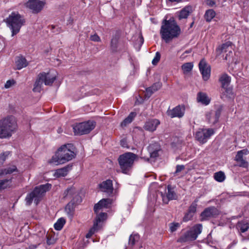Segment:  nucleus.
<instances>
[{
    "label": "nucleus",
    "instance_id": "1",
    "mask_svg": "<svg viewBox=\"0 0 249 249\" xmlns=\"http://www.w3.org/2000/svg\"><path fill=\"white\" fill-rule=\"evenodd\" d=\"M181 30L173 18L164 20L160 30L161 37L166 43H169L173 39L178 37Z\"/></svg>",
    "mask_w": 249,
    "mask_h": 249
},
{
    "label": "nucleus",
    "instance_id": "2",
    "mask_svg": "<svg viewBox=\"0 0 249 249\" xmlns=\"http://www.w3.org/2000/svg\"><path fill=\"white\" fill-rule=\"evenodd\" d=\"M75 156L73 145L71 144H64L57 150L48 162L50 164L57 165L71 160Z\"/></svg>",
    "mask_w": 249,
    "mask_h": 249
},
{
    "label": "nucleus",
    "instance_id": "3",
    "mask_svg": "<svg viewBox=\"0 0 249 249\" xmlns=\"http://www.w3.org/2000/svg\"><path fill=\"white\" fill-rule=\"evenodd\" d=\"M18 125L15 118L8 116L0 120V139L11 137L17 129Z\"/></svg>",
    "mask_w": 249,
    "mask_h": 249
},
{
    "label": "nucleus",
    "instance_id": "4",
    "mask_svg": "<svg viewBox=\"0 0 249 249\" xmlns=\"http://www.w3.org/2000/svg\"><path fill=\"white\" fill-rule=\"evenodd\" d=\"M138 158V155L131 152H126L120 155L118 160L122 173L128 174L133 166L134 161Z\"/></svg>",
    "mask_w": 249,
    "mask_h": 249
},
{
    "label": "nucleus",
    "instance_id": "5",
    "mask_svg": "<svg viewBox=\"0 0 249 249\" xmlns=\"http://www.w3.org/2000/svg\"><path fill=\"white\" fill-rule=\"evenodd\" d=\"M8 26L12 31V36L17 34L25 22L24 19L17 12H12L6 19Z\"/></svg>",
    "mask_w": 249,
    "mask_h": 249
},
{
    "label": "nucleus",
    "instance_id": "6",
    "mask_svg": "<svg viewBox=\"0 0 249 249\" xmlns=\"http://www.w3.org/2000/svg\"><path fill=\"white\" fill-rule=\"evenodd\" d=\"M51 188V185L46 183L36 187L30 194H28L25 198L27 205H30L33 201L37 205L39 202L42 196Z\"/></svg>",
    "mask_w": 249,
    "mask_h": 249
},
{
    "label": "nucleus",
    "instance_id": "7",
    "mask_svg": "<svg viewBox=\"0 0 249 249\" xmlns=\"http://www.w3.org/2000/svg\"><path fill=\"white\" fill-rule=\"evenodd\" d=\"M202 230V225L201 224H196L189 230L182 233L178 239L179 243H185L195 240Z\"/></svg>",
    "mask_w": 249,
    "mask_h": 249
},
{
    "label": "nucleus",
    "instance_id": "8",
    "mask_svg": "<svg viewBox=\"0 0 249 249\" xmlns=\"http://www.w3.org/2000/svg\"><path fill=\"white\" fill-rule=\"evenodd\" d=\"M94 121H88L75 124L73 127L75 134L83 135L89 133L95 126Z\"/></svg>",
    "mask_w": 249,
    "mask_h": 249
},
{
    "label": "nucleus",
    "instance_id": "9",
    "mask_svg": "<svg viewBox=\"0 0 249 249\" xmlns=\"http://www.w3.org/2000/svg\"><path fill=\"white\" fill-rule=\"evenodd\" d=\"M213 134L214 130L212 128H199L196 132V138L200 143H204Z\"/></svg>",
    "mask_w": 249,
    "mask_h": 249
},
{
    "label": "nucleus",
    "instance_id": "10",
    "mask_svg": "<svg viewBox=\"0 0 249 249\" xmlns=\"http://www.w3.org/2000/svg\"><path fill=\"white\" fill-rule=\"evenodd\" d=\"M45 2L40 0H29L26 3L27 8L34 14L39 13L43 8Z\"/></svg>",
    "mask_w": 249,
    "mask_h": 249
},
{
    "label": "nucleus",
    "instance_id": "11",
    "mask_svg": "<svg viewBox=\"0 0 249 249\" xmlns=\"http://www.w3.org/2000/svg\"><path fill=\"white\" fill-rule=\"evenodd\" d=\"M248 154H249V151L247 149L238 151L235 157V160L239 166L243 167H248L249 164L246 160V156Z\"/></svg>",
    "mask_w": 249,
    "mask_h": 249
},
{
    "label": "nucleus",
    "instance_id": "12",
    "mask_svg": "<svg viewBox=\"0 0 249 249\" xmlns=\"http://www.w3.org/2000/svg\"><path fill=\"white\" fill-rule=\"evenodd\" d=\"M222 110V107L219 106L215 111H209L206 114L207 121L210 124H215L219 119Z\"/></svg>",
    "mask_w": 249,
    "mask_h": 249
},
{
    "label": "nucleus",
    "instance_id": "13",
    "mask_svg": "<svg viewBox=\"0 0 249 249\" xmlns=\"http://www.w3.org/2000/svg\"><path fill=\"white\" fill-rule=\"evenodd\" d=\"M199 68L202 75L203 79L205 81L208 80L210 76L211 67L207 64L206 62L202 59L199 63Z\"/></svg>",
    "mask_w": 249,
    "mask_h": 249
},
{
    "label": "nucleus",
    "instance_id": "14",
    "mask_svg": "<svg viewBox=\"0 0 249 249\" xmlns=\"http://www.w3.org/2000/svg\"><path fill=\"white\" fill-rule=\"evenodd\" d=\"M232 48L231 46V43L230 41L227 42L223 44L221 46H219L216 49L217 54L219 55L222 53H228L226 54L225 59L227 60L228 59V56H230L231 54L232 53Z\"/></svg>",
    "mask_w": 249,
    "mask_h": 249
},
{
    "label": "nucleus",
    "instance_id": "15",
    "mask_svg": "<svg viewBox=\"0 0 249 249\" xmlns=\"http://www.w3.org/2000/svg\"><path fill=\"white\" fill-rule=\"evenodd\" d=\"M184 111L185 108L184 107L178 106L172 109L168 110L167 113V115L171 118H181L184 115Z\"/></svg>",
    "mask_w": 249,
    "mask_h": 249
},
{
    "label": "nucleus",
    "instance_id": "16",
    "mask_svg": "<svg viewBox=\"0 0 249 249\" xmlns=\"http://www.w3.org/2000/svg\"><path fill=\"white\" fill-rule=\"evenodd\" d=\"M99 187L102 192L106 193L109 196L113 193L112 181L110 179H107L100 184Z\"/></svg>",
    "mask_w": 249,
    "mask_h": 249
},
{
    "label": "nucleus",
    "instance_id": "17",
    "mask_svg": "<svg viewBox=\"0 0 249 249\" xmlns=\"http://www.w3.org/2000/svg\"><path fill=\"white\" fill-rule=\"evenodd\" d=\"M219 213L218 211L214 207L207 208L201 213V220H206L210 217H214Z\"/></svg>",
    "mask_w": 249,
    "mask_h": 249
},
{
    "label": "nucleus",
    "instance_id": "18",
    "mask_svg": "<svg viewBox=\"0 0 249 249\" xmlns=\"http://www.w3.org/2000/svg\"><path fill=\"white\" fill-rule=\"evenodd\" d=\"M39 74L43 76V80L45 85H52L56 79V75L52 71H49L47 73L43 72Z\"/></svg>",
    "mask_w": 249,
    "mask_h": 249
},
{
    "label": "nucleus",
    "instance_id": "19",
    "mask_svg": "<svg viewBox=\"0 0 249 249\" xmlns=\"http://www.w3.org/2000/svg\"><path fill=\"white\" fill-rule=\"evenodd\" d=\"M112 202V200L110 198L102 199L97 204L95 205L94 207L95 213H97L101 209L108 208Z\"/></svg>",
    "mask_w": 249,
    "mask_h": 249
},
{
    "label": "nucleus",
    "instance_id": "20",
    "mask_svg": "<svg viewBox=\"0 0 249 249\" xmlns=\"http://www.w3.org/2000/svg\"><path fill=\"white\" fill-rule=\"evenodd\" d=\"M160 124V121L157 119L150 120L145 123L144 128L146 130L152 132L156 129Z\"/></svg>",
    "mask_w": 249,
    "mask_h": 249
},
{
    "label": "nucleus",
    "instance_id": "21",
    "mask_svg": "<svg viewBox=\"0 0 249 249\" xmlns=\"http://www.w3.org/2000/svg\"><path fill=\"white\" fill-rule=\"evenodd\" d=\"M71 166H67L63 168L58 169L53 171V176L54 178H60L65 177L71 169Z\"/></svg>",
    "mask_w": 249,
    "mask_h": 249
},
{
    "label": "nucleus",
    "instance_id": "22",
    "mask_svg": "<svg viewBox=\"0 0 249 249\" xmlns=\"http://www.w3.org/2000/svg\"><path fill=\"white\" fill-rule=\"evenodd\" d=\"M43 78V76L40 75V74L38 75L33 89L34 92H39L42 90L43 84L44 83Z\"/></svg>",
    "mask_w": 249,
    "mask_h": 249
},
{
    "label": "nucleus",
    "instance_id": "23",
    "mask_svg": "<svg viewBox=\"0 0 249 249\" xmlns=\"http://www.w3.org/2000/svg\"><path fill=\"white\" fill-rule=\"evenodd\" d=\"M161 87V84L160 82L154 83L151 87L146 89L145 95L147 98H149L154 92L159 89Z\"/></svg>",
    "mask_w": 249,
    "mask_h": 249
},
{
    "label": "nucleus",
    "instance_id": "24",
    "mask_svg": "<svg viewBox=\"0 0 249 249\" xmlns=\"http://www.w3.org/2000/svg\"><path fill=\"white\" fill-rule=\"evenodd\" d=\"M148 151L151 158H156L158 156V151L160 150V146L157 143H152L149 145L148 147Z\"/></svg>",
    "mask_w": 249,
    "mask_h": 249
},
{
    "label": "nucleus",
    "instance_id": "25",
    "mask_svg": "<svg viewBox=\"0 0 249 249\" xmlns=\"http://www.w3.org/2000/svg\"><path fill=\"white\" fill-rule=\"evenodd\" d=\"M177 198L176 193L168 186V193L166 196H162V200L164 203H167L169 200L175 199Z\"/></svg>",
    "mask_w": 249,
    "mask_h": 249
},
{
    "label": "nucleus",
    "instance_id": "26",
    "mask_svg": "<svg viewBox=\"0 0 249 249\" xmlns=\"http://www.w3.org/2000/svg\"><path fill=\"white\" fill-rule=\"evenodd\" d=\"M192 7L191 6H186L182 9L179 13L178 17L179 19L186 18L192 12Z\"/></svg>",
    "mask_w": 249,
    "mask_h": 249
},
{
    "label": "nucleus",
    "instance_id": "27",
    "mask_svg": "<svg viewBox=\"0 0 249 249\" xmlns=\"http://www.w3.org/2000/svg\"><path fill=\"white\" fill-rule=\"evenodd\" d=\"M16 64L17 69L20 70L23 68L26 67L28 65V63L24 57L23 56H19L17 58Z\"/></svg>",
    "mask_w": 249,
    "mask_h": 249
},
{
    "label": "nucleus",
    "instance_id": "28",
    "mask_svg": "<svg viewBox=\"0 0 249 249\" xmlns=\"http://www.w3.org/2000/svg\"><path fill=\"white\" fill-rule=\"evenodd\" d=\"M197 100L198 102H200L205 105H208L210 102V100L206 94L202 92L198 93Z\"/></svg>",
    "mask_w": 249,
    "mask_h": 249
},
{
    "label": "nucleus",
    "instance_id": "29",
    "mask_svg": "<svg viewBox=\"0 0 249 249\" xmlns=\"http://www.w3.org/2000/svg\"><path fill=\"white\" fill-rule=\"evenodd\" d=\"M219 81L222 85V88H226L228 87L230 84L231 78L228 74L224 73L220 77Z\"/></svg>",
    "mask_w": 249,
    "mask_h": 249
},
{
    "label": "nucleus",
    "instance_id": "30",
    "mask_svg": "<svg viewBox=\"0 0 249 249\" xmlns=\"http://www.w3.org/2000/svg\"><path fill=\"white\" fill-rule=\"evenodd\" d=\"M16 171H17V167L13 165H10L4 169L0 170V176L11 174Z\"/></svg>",
    "mask_w": 249,
    "mask_h": 249
},
{
    "label": "nucleus",
    "instance_id": "31",
    "mask_svg": "<svg viewBox=\"0 0 249 249\" xmlns=\"http://www.w3.org/2000/svg\"><path fill=\"white\" fill-rule=\"evenodd\" d=\"M236 227L240 232L243 233L249 229V224L245 221H240L237 223Z\"/></svg>",
    "mask_w": 249,
    "mask_h": 249
},
{
    "label": "nucleus",
    "instance_id": "32",
    "mask_svg": "<svg viewBox=\"0 0 249 249\" xmlns=\"http://www.w3.org/2000/svg\"><path fill=\"white\" fill-rule=\"evenodd\" d=\"M215 12L213 9L207 10L204 14V18L207 22H210L215 16Z\"/></svg>",
    "mask_w": 249,
    "mask_h": 249
},
{
    "label": "nucleus",
    "instance_id": "33",
    "mask_svg": "<svg viewBox=\"0 0 249 249\" xmlns=\"http://www.w3.org/2000/svg\"><path fill=\"white\" fill-rule=\"evenodd\" d=\"M136 113L134 112H131L129 115L126 117L122 123L121 126L122 127L126 126L128 124L132 122L134 118L135 117Z\"/></svg>",
    "mask_w": 249,
    "mask_h": 249
},
{
    "label": "nucleus",
    "instance_id": "34",
    "mask_svg": "<svg viewBox=\"0 0 249 249\" xmlns=\"http://www.w3.org/2000/svg\"><path fill=\"white\" fill-rule=\"evenodd\" d=\"M12 178L0 180V190H4L11 186Z\"/></svg>",
    "mask_w": 249,
    "mask_h": 249
},
{
    "label": "nucleus",
    "instance_id": "35",
    "mask_svg": "<svg viewBox=\"0 0 249 249\" xmlns=\"http://www.w3.org/2000/svg\"><path fill=\"white\" fill-rule=\"evenodd\" d=\"M65 223V220L63 218H60L54 224V228L55 230L59 231L61 230Z\"/></svg>",
    "mask_w": 249,
    "mask_h": 249
},
{
    "label": "nucleus",
    "instance_id": "36",
    "mask_svg": "<svg viewBox=\"0 0 249 249\" xmlns=\"http://www.w3.org/2000/svg\"><path fill=\"white\" fill-rule=\"evenodd\" d=\"M140 239L139 235L137 234H131L129 239V245L132 246H134L135 244Z\"/></svg>",
    "mask_w": 249,
    "mask_h": 249
},
{
    "label": "nucleus",
    "instance_id": "37",
    "mask_svg": "<svg viewBox=\"0 0 249 249\" xmlns=\"http://www.w3.org/2000/svg\"><path fill=\"white\" fill-rule=\"evenodd\" d=\"M106 218L107 214L105 213H101L97 215L94 224H97V227L98 228V223L105 220Z\"/></svg>",
    "mask_w": 249,
    "mask_h": 249
},
{
    "label": "nucleus",
    "instance_id": "38",
    "mask_svg": "<svg viewBox=\"0 0 249 249\" xmlns=\"http://www.w3.org/2000/svg\"><path fill=\"white\" fill-rule=\"evenodd\" d=\"M214 178L218 182H222L225 180V176L223 172L219 171L214 174Z\"/></svg>",
    "mask_w": 249,
    "mask_h": 249
},
{
    "label": "nucleus",
    "instance_id": "39",
    "mask_svg": "<svg viewBox=\"0 0 249 249\" xmlns=\"http://www.w3.org/2000/svg\"><path fill=\"white\" fill-rule=\"evenodd\" d=\"M182 69L184 73H187L191 71L193 65L191 62L186 63L182 66Z\"/></svg>",
    "mask_w": 249,
    "mask_h": 249
},
{
    "label": "nucleus",
    "instance_id": "40",
    "mask_svg": "<svg viewBox=\"0 0 249 249\" xmlns=\"http://www.w3.org/2000/svg\"><path fill=\"white\" fill-rule=\"evenodd\" d=\"M118 37L117 36L113 37L111 41L110 46L111 49L113 51H115L118 46Z\"/></svg>",
    "mask_w": 249,
    "mask_h": 249
},
{
    "label": "nucleus",
    "instance_id": "41",
    "mask_svg": "<svg viewBox=\"0 0 249 249\" xmlns=\"http://www.w3.org/2000/svg\"><path fill=\"white\" fill-rule=\"evenodd\" d=\"M10 154L9 151L1 153L0 154V164H2Z\"/></svg>",
    "mask_w": 249,
    "mask_h": 249
},
{
    "label": "nucleus",
    "instance_id": "42",
    "mask_svg": "<svg viewBox=\"0 0 249 249\" xmlns=\"http://www.w3.org/2000/svg\"><path fill=\"white\" fill-rule=\"evenodd\" d=\"M99 228L97 227V224H94L92 228L89 230V232L87 234L86 237L90 238L94 233L98 230Z\"/></svg>",
    "mask_w": 249,
    "mask_h": 249
},
{
    "label": "nucleus",
    "instance_id": "43",
    "mask_svg": "<svg viewBox=\"0 0 249 249\" xmlns=\"http://www.w3.org/2000/svg\"><path fill=\"white\" fill-rule=\"evenodd\" d=\"M197 204L196 202L195 201L192 203L190 206L189 208L188 211L189 212L192 213L193 214H195L196 212V210Z\"/></svg>",
    "mask_w": 249,
    "mask_h": 249
},
{
    "label": "nucleus",
    "instance_id": "44",
    "mask_svg": "<svg viewBox=\"0 0 249 249\" xmlns=\"http://www.w3.org/2000/svg\"><path fill=\"white\" fill-rule=\"evenodd\" d=\"M180 227V224L178 223H172L170 224V231L173 232L175 231L178 228Z\"/></svg>",
    "mask_w": 249,
    "mask_h": 249
},
{
    "label": "nucleus",
    "instance_id": "45",
    "mask_svg": "<svg viewBox=\"0 0 249 249\" xmlns=\"http://www.w3.org/2000/svg\"><path fill=\"white\" fill-rule=\"evenodd\" d=\"M194 214H193L192 213L189 212L188 211H187V212L185 213L184 217H183V221L184 222H187V221H188L192 219V218H193V216H194Z\"/></svg>",
    "mask_w": 249,
    "mask_h": 249
},
{
    "label": "nucleus",
    "instance_id": "46",
    "mask_svg": "<svg viewBox=\"0 0 249 249\" xmlns=\"http://www.w3.org/2000/svg\"><path fill=\"white\" fill-rule=\"evenodd\" d=\"M222 88L224 89L225 94L226 95V96H228L230 98L231 97V96L233 94L232 89L230 87H228Z\"/></svg>",
    "mask_w": 249,
    "mask_h": 249
},
{
    "label": "nucleus",
    "instance_id": "47",
    "mask_svg": "<svg viewBox=\"0 0 249 249\" xmlns=\"http://www.w3.org/2000/svg\"><path fill=\"white\" fill-rule=\"evenodd\" d=\"M160 58V53L159 52H157L154 57V59L152 60V64L153 65H156L159 61Z\"/></svg>",
    "mask_w": 249,
    "mask_h": 249
},
{
    "label": "nucleus",
    "instance_id": "48",
    "mask_svg": "<svg viewBox=\"0 0 249 249\" xmlns=\"http://www.w3.org/2000/svg\"><path fill=\"white\" fill-rule=\"evenodd\" d=\"M90 39L91 41H93L94 42H100L101 41L100 37L96 34H95L93 35H91L90 36Z\"/></svg>",
    "mask_w": 249,
    "mask_h": 249
},
{
    "label": "nucleus",
    "instance_id": "49",
    "mask_svg": "<svg viewBox=\"0 0 249 249\" xmlns=\"http://www.w3.org/2000/svg\"><path fill=\"white\" fill-rule=\"evenodd\" d=\"M185 168V167L184 165H178L177 166H176V170L175 172V174H178V173L181 172V171H182L183 170H184Z\"/></svg>",
    "mask_w": 249,
    "mask_h": 249
},
{
    "label": "nucleus",
    "instance_id": "50",
    "mask_svg": "<svg viewBox=\"0 0 249 249\" xmlns=\"http://www.w3.org/2000/svg\"><path fill=\"white\" fill-rule=\"evenodd\" d=\"M120 144L124 148H129V147L128 145L127 142L125 139L122 140L120 142Z\"/></svg>",
    "mask_w": 249,
    "mask_h": 249
},
{
    "label": "nucleus",
    "instance_id": "51",
    "mask_svg": "<svg viewBox=\"0 0 249 249\" xmlns=\"http://www.w3.org/2000/svg\"><path fill=\"white\" fill-rule=\"evenodd\" d=\"M15 82L14 80H8L5 84V88L6 89L9 88L12 85H14Z\"/></svg>",
    "mask_w": 249,
    "mask_h": 249
},
{
    "label": "nucleus",
    "instance_id": "52",
    "mask_svg": "<svg viewBox=\"0 0 249 249\" xmlns=\"http://www.w3.org/2000/svg\"><path fill=\"white\" fill-rule=\"evenodd\" d=\"M73 192V189L72 188L68 189L64 193V197H67L69 195L71 196Z\"/></svg>",
    "mask_w": 249,
    "mask_h": 249
},
{
    "label": "nucleus",
    "instance_id": "53",
    "mask_svg": "<svg viewBox=\"0 0 249 249\" xmlns=\"http://www.w3.org/2000/svg\"><path fill=\"white\" fill-rule=\"evenodd\" d=\"M206 4L209 6L213 7L215 4V2L213 0H206Z\"/></svg>",
    "mask_w": 249,
    "mask_h": 249
},
{
    "label": "nucleus",
    "instance_id": "54",
    "mask_svg": "<svg viewBox=\"0 0 249 249\" xmlns=\"http://www.w3.org/2000/svg\"><path fill=\"white\" fill-rule=\"evenodd\" d=\"M169 0L171 2H179L182 1V0Z\"/></svg>",
    "mask_w": 249,
    "mask_h": 249
},
{
    "label": "nucleus",
    "instance_id": "55",
    "mask_svg": "<svg viewBox=\"0 0 249 249\" xmlns=\"http://www.w3.org/2000/svg\"><path fill=\"white\" fill-rule=\"evenodd\" d=\"M191 52V50H187V51H186L183 53V54H182V55H184L185 53H190Z\"/></svg>",
    "mask_w": 249,
    "mask_h": 249
},
{
    "label": "nucleus",
    "instance_id": "56",
    "mask_svg": "<svg viewBox=\"0 0 249 249\" xmlns=\"http://www.w3.org/2000/svg\"><path fill=\"white\" fill-rule=\"evenodd\" d=\"M47 244L48 245H50L51 244V242H50V241H49V240H47Z\"/></svg>",
    "mask_w": 249,
    "mask_h": 249
},
{
    "label": "nucleus",
    "instance_id": "57",
    "mask_svg": "<svg viewBox=\"0 0 249 249\" xmlns=\"http://www.w3.org/2000/svg\"><path fill=\"white\" fill-rule=\"evenodd\" d=\"M61 131H62V130H61V128L58 129V133H60Z\"/></svg>",
    "mask_w": 249,
    "mask_h": 249
},
{
    "label": "nucleus",
    "instance_id": "58",
    "mask_svg": "<svg viewBox=\"0 0 249 249\" xmlns=\"http://www.w3.org/2000/svg\"><path fill=\"white\" fill-rule=\"evenodd\" d=\"M144 159H145V160H149V159H148V158H146V159L144 158Z\"/></svg>",
    "mask_w": 249,
    "mask_h": 249
}]
</instances>
